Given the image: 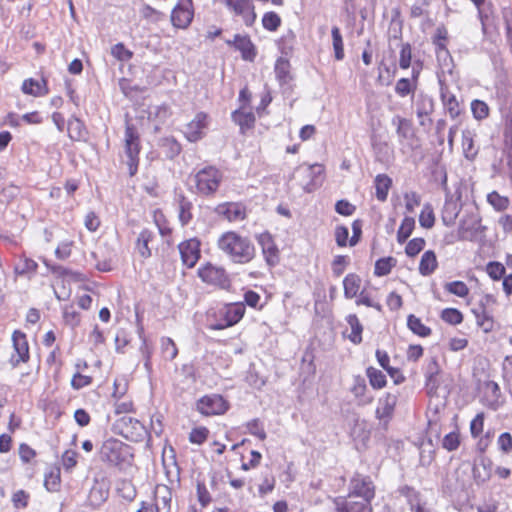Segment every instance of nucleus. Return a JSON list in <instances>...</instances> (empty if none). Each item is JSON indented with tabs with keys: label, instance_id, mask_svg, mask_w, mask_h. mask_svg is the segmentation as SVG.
Returning <instances> with one entry per match:
<instances>
[{
	"label": "nucleus",
	"instance_id": "52",
	"mask_svg": "<svg viewBox=\"0 0 512 512\" xmlns=\"http://www.w3.org/2000/svg\"><path fill=\"white\" fill-rule=\"evenodd\" d=\"M470 107H471L472 115L477 121L485 120L490 115V108H489L488 104L483 100H479V99L472 100Z\"/></svg>",
	"mask_w": 512,
	"mask_h": 512
},
{
	"label": "nucleus",
	"instance_id": "11",
	"mask_svg": "<svg viewBox=\"0 0 512 512\" xmlns=\"http://www.w3.org/2000/svg\"><path fill=\"white\" fill-rule=\"evenodd\" d=\"M220 1L234 17L240 18L247 27L254 25L257 14L252 0Z\"/></svg>",
	"mask_w": 512,
	"mask_h": 512
},
{
	"label": "nucleus",
	"instance_id": "27",
	"mask_svg": "<svg viewBox=\"0 0 512 512\" xmlns=\"http://www.w3.org/2000/svg\"><path fill=\"white\" fill-rule=\"evenodd\" d=\"M441 101L452 119H456L462 112L461 104L456 95L451 92L447 87L441 88Z\"/></svg>",
	"mask_w": 512,
	"mask_h": 512
},
{
	"label": "nucleus",
	"instance_id": "10",
	"mask_svg": "<svg viewBox=\"0 0 512 512\" xmlns=\"http://www.w3.org/2000/svg\"><path fill=\"white\" fill-rule=\"evenodd\" d=\"M376 496V486L369 475L359 472L353 474L349 482V491L347 497L365 498L374 500Z\"/></svg>",
	"mask_w": 512,
	"mask_h": 512
},
{
	"label": "nucleus",
	"instance_id": "49",
	"mask_svg": "<svg viewBox=\"0 0 512 512\" xmlns=\"http://www.w3.org/2000/svg\"><path fill=\"white\" fill-rule=\"evenodd\" d=\"M440 319L446 324L457 326L463 322L464 315L459 309L449 307L440 312Z\"/></svg>",
	"mask_w": 512,
	"mask_h": 512
},
{
	"label": "nucleus",
	"instance_id": "36",
	"mask_svg": "<svg viewBox=\"0 0 512 512\" xmlns=\"http://www.w3.org/2000/svg\"><path fill=\"white\" fill-rule=\"evenodd\" d=\"M477 326L484 332L490 333L495 328V319L493 315L486 309L473 310Z\"/></svg>",
	"mask_w": 512,
	"mask_h": 512
},
{
	"label": "nucleus",
	"instance_id": "2",
	"mask_svg": "<svg viewBox=\"0 0 512 512\" xmlns=\"http://www.w3.org/2000/svg\"><path fill=\"white\" fill-rule=\"evenodd\" d=\"M141 151L142 143L140 132L136 125L132 123L131 119L127 118L122 139L120 163L126 166L130 177H134L138 173Z\"/></svg>",
	"mask_w": 512,
	"mask_h": 512
},
{
	"label": "nucleus",
	"instance_id": "62",
	"mask_svg": "<svg viewBox=\"0 0 512 512\" xmlns=\"http://www.w3.org/2000/svg\"><path fill=\"white\" fill-rule=\"evenodd\" d=\"M431 5V0H419L413 3L409 10V16L412 19H417L429 14L428 8Z\"/></svg>",
	"mask_w": 512,
	"mask_h": 512
},
{
	"label": "nucleus",
	"instance_id": "3",
	"mask_svg": "<svg viewBox=\"0 0 512 512\" xmlns=\"http://www.w3.org/2000/svg\"><path fill=\"white\" fill-rule=\"evenodd\" d=\"M190 180L193 184L192 191L196 195L211 198L217 194L224 180V174L217 166L206 165L195 170L190 175Z\"/></svg>",
	"mask_w": 512,
	"mask_h": 512
},
{
	"label": "nucleus",
	"instance_id": "39",
	"mask_svg": "<svg viewBox=\"0 0 512 512\" xmlns=\"http://www.w3.org/2000/svg\"><path fill=\"white\" fill-rule=\"evenodd\" d=\"M44 487L49 492H58L61 488V470L58 466L50 467L44 474Z\"/></svg>",
	"mask_w": 512,
	"mask_h": 512
},
{
	"label": "nucleus",
	"instance_id": "6",
	"mask_svg": "<svg viewBox=\"0 0 512 512\" xmlns=\"http://www.w3.org/2000/svg\"><path fill=\"white\" fill-rule=\"evenodd\" d=\"M485 419V412L480 411L471 419L469 424V432L472 439L475 440V448L479 454H485L494 439L493 431H484Z\"/></svg>",
	"mask_w": 512,
	"mask_h": 512
},
{
	"label": "nucleus",
	"instance_id": "28",
	"mask_svg": "<svg viewBox=\"0 0 512 512\" xmlns=\"http://www.w3.org/2000/svg\"><path fill=\"white\" fill-rule=\"evenodd\" d=\"M345 320L351 331L349 333L344 332V337H346L354 345L361 344L363 341L362 334L364 327L361 324L358 316L356 314H348Z\"/></svg>",
	"mask_w": 512,
	"mask_h": 512
},
{
	"label": "nucleus",
	"instance_id": "12",
	"mask_svg": "<svg viewBox=\"0 0 512 512\" xmlns=\"http://www.w3.org/2000/svg\"><path fill=\"white\" fill-rule=\"evenodd\" d=\"M197 275L204 283L219 288H226L230 283L226 270L210 262L202 264L197 270Z\"/></svg>",
	"mask_w": 512,
	"mask_h": 512
},
{
	"label": "nucleus",
	"instance_id": "51",
	"mask_svg": "<svg viewBox=\"0 0 512 512\" xmlns=\"http://www.w3.org/2000/svg\"><path fill=\"white\" fill-rule=\"evenodd\" d=\"M210 435V430L203 425L193 427L188 435V440L191 444L202 445Z\"/></svg>",
	"mask_w": 512,
	"mask_h": 512
},
{
	"label": "nucleus",
	"instance_id": "40",
	"mask_svg": "<svg viewBox=\"0 0 512 512\" xmlns=\"http://www.w3.org/2000/svg\"><path fill=\"white\" fill-rule=\"evenodd\" d=\"M365 374L372 389L381 390L387 386L388 380L386 375L374 366H368L365 369Z\"/></svg>",
	"mask_w": 512,
	"mask_h": 512
},
{
	"label": "nucleus",
	"instance_id": "41",
	"mask_svg": "<svg viewBox=\"0 0 512 512\" xmlns=\"http://www.w3.org/2000/svg\"><path fill=\"white\" fill-rule=\"evenodd\" d=\"M440 373V367L437 359L434 357L430 363V371L426 374L425 387L427 389V393L432 396L436 394L437 389L439 387L438 383V375Z\"/></svg>",
	"mask_w": 512,
	"mask_h": 512
},
{
	"label": "nucleus",
	"instance_id": "35",
	"mask_svg": "<svg viewBox=\"0 0 512 512\" xmlns=\"http://www.w3.org/2000/svg\"><path fill=\"white\" fill-rule=\"evenodd\" d=\"M67 133L72 141H84L88 134L84 122L77 117L68 120Z\"/></svg>",
	"mask_w": 512,
	"mask_h": 512
},
{
	"label": "nucleus",
	"instance_id": "37",
	"mask_svg": "<svg viewBox=\"0 0 512 512\" xmlns=\"http://www.w3.org/2000/svg\"><path fill=\"white\" fill-rule=\"evenodd\" d=\"M407 327L415 335L427 338L432 335V329L423 323L422 319L414 314L407 316Z\"/></svg>",
	"mask_w": 512,
	"mask_h": 512
},
{
	"label": "nucleus",
	"instance_id": "7",
	"mask_svg": "<svg viewBox=\"0 0 512 512\" xmlns=\"http://www.w3.org/2000/svg\"><path fill=\"white\" fill-rule=\"evenodd\" d=\"M113 428L116 434L135 443L144 441L148 435L147 429L143 423L128 416L117 419Z\"/></svg>",
	"mask_w": 512,
	"mask_h": 512
},
{
	"label": "nucleus",
	"instance_id": "63",
	"mask_svg": "<svg viewBox=\"0 0 512 512\" xmlns=\"http://www.w3.org/2000/svg\"><path fill=\"white\" fill-rule=\"evenodd\" d=\"M502 377L504 384L512 397V355L506 356L503 360Z\"/></svg>",
	"mask_w": 512,
	"mask_h": 512
},
{
	"label": "nucleus",
	"instance_id": "22",
	"mask_svg": "<svg viewBox=\"0 0 512 512\" xmlns=\"http://www.w3.org/2000/svg\"><path fill=\"white\" fill-rule=\"evenodd\" d=\"M501 399L502 393L498 383L491 380L484 382L482 403L486 407L496 410L502 404Z\"/></svg>",
	"mask_w": 512,
	"mask_h": 512
},
{
	"label": "nucleus",
	"instance_id": "15",
	"mask_svg": "<svg viewBox=\"0 0 512 512\" xmlns=\"http://www.w3.org/2000/svg\"><path fill=\"white\" fill-rule=\"evenodd\" d=\"M209 124L210 116L206 112L200 111L196 113L194 118L185 125L183 130L184 137L192 143L200 141L205 137Z\"/></svg>",
	"mask_w": 512,
	"mask_h": 512
},
{
	"label": "nucleus",
	"instance_id": "55",
	"mask_svg": "<svg viewBox=\"0 0 512 512\" xmlns=\"http://www.w3.org/2000/svg\"><path fill=\"white\" fill-rule=\"evenodd\" d=\"M394 89L398 96L404 98L408 95H413L417 87L415 86V81H410L409 78H400L397 80Z\"/></svg>",
	"mask_w": 512,
	"mask_h": 512
},
{
	"label": "nucleus",
	"instance_id": "32",
	"mask_svg": "<svg viewBox=\"0 0 512 512\" xmlns=\"http://www.w3.org/2000/svg\"><path fill=\"white\" fill-rule=\"evenodd\" d=\"M274 72L280 84H288L292 79L291 63L288 58L280 56L276 59Z\"/></svg>",
	"mask_w": 512,
	"mask_h": 512
},
{
	"label": "nucleus",
	"instance_id": "61",
	"mask_svg": "<svg viewBox=\"0 0 512 512\" xmlns=\"http://www.w3.org/2000/svg\"><path fill=\"white\" fill-rule=\"evenodd\" d=\"M350 264V257L348 255H336L331 262V269L333 276L340 277Z\"/></svg>",
	"mask_w": 512,
	"mask_h": 512
},
{
	"label": "nucleus",
	"instance_id": "48",
	"mask_svg": "<svg viewBox=\"0 0 512 512\" xmlns=\"http://www.w3.org/2000/svg\"><path fill=\"white\" fill-rule=\"evenodd\" d=\"M62 317L65 325L75 328L81 323V314L73 304H67L62 308Z\"/></svg>",
	"mask_w": 512,
	"mask_h": 512
},
{
	"label": "nucleus",
	"instance_id": "29",
	"mask_svg": "<svg viewBox=\"0 0 512 512\" xmlns=\"http://www.w3.org/2000/svg\"><path fill=\"white\" fill-rule=\"evenodd\" d=\"M178 220L181 226L188 225L193 219V203L183 193L177 196Z\"/></svg>",
	"mask_w": 512,
	"mask_h": 512
},
{
	"label": "nucleus",
	"instance_id": "5",
	"mask_svg": "<svg viewBox=\"0 0 512 512\" xmlns=\"http://www.w3.org/2000/svg\"><path fill=\"white\" fill-rule=\"evenodd\" d=\"M230 407L228 399L218 393L205 394L195 402V410L203 417L223 416Z\"/></svg>",
	"mask_w": 512,
	"mask_h": 512
},
{
	"label": "nucleus",
	"instance_id": "23",
	"mask_svg": "<svg viewBox=\"0 0 512 512\" xmlns=\"http://www.w3.org/2000/svg\"><path fill=\"white\" fill-rule=\"evenodd\" d=\"M232 120L239 126L241 134H246L248 131L254 129L256 124V117L252 109H245V107H238L231 114Z\"/></svg>",
	"mask_w": 512,
	"mask_h": 512
},
{
	"label": "nucleus",
	"instance_id": "19",
	"mask_svg": "<svg viewBox=\"0 0 512 512\" xmlns=\"http://www.w3.org/2000/svg\"><path fill=\"white\" fill-rule=\"evenodd\" d=\"M226 44L239 51L244 61L253 62L257 56V48L248 34H235Z\"/></svg>",
	"mask_w": 512,
	"mask_h": 512
},
{
	"label": "nucleus",
	"instance_id": "43",
	"mask_svg": "<svg viewBox=\"0 0 512 512\" xmlns=\"http://www.w3.org/2000/svg\"><path fill=\"white\" fill-rule=\"evenodd\" d=\"M416 222L415 219L411 216H405L396 233L397 243L402 245L407 242L409 237L412 235L415 230Z\"/></svg>",
	"mask_w": 512,
	"mask_h": 512
},
{
	"label": "nucleus",
	"instance_id": "54",
	"mask_svg": "<svg viewBox=\"0 0 512 512\" xmlns=\"http://www.w3.org/2000/svg\"><path fill=\"white\" fill-rule=\"evenodd\" d=\"M435 214L430 203L424 204L419 214V224L424 229H431L435 224Z\"/></svg>",
	"mask_w": 512,
	"mask_h": 512
},
{
	"label": "nucleus",
	"instance_id": "25",
	"mask_svg": "<svg viewBox=\"0 0 512 512\" xmlns=\"http://www.w3.org/2000/svg\"><path fill=\"white\" fill-rule=\"evenodd\" d=\"M493 461L485 454H480L472 468V473L477 483H484L492 476Z\"/></svg>",
	"mask_w": 512,
	"mask_h": 512
},
{
	"label": "nucleus",
	"instance_id": "58",
	"mask_svg": "<svg viewBox=\"0 0 512 512\" xmlns=\"http://www.w3.org/2000/svg\"><path fill=\"white\" fill-rule=\"evenodd\" d=\"M487 202L497 211H504L510 205L509 198L500 195L497 191H492L487 195Z\"/></svg>",
	"mask_w": 512,
	"mask_h": 512
},
{
	"label": "nucleus",
	"instance_id": "64",
	"mask_svg": "<svg viewBox=\"0 0 512 512\" xmlns=\"http://www.w3.org/2000/svg\"><path fill=\"white\" fill-rule=\"evenodd\" d=\"M504 144L512 150V111L505 114L503 119Z\"/></svg>",
	"mask_w": 512,
	"mask_h": 512
},
{
	"label": "nucleus",
	"instance_id": "60",
	"mask_svg": "<svg viewBox=\"0 0 512 512\" xmlns=\"http://www.w3.org/2000/svg\"><path fill=\"white\" fill-rule=\"evenodd\" d=\"M485 272L493 281H499L506 274V268L499 261H490L485 266Z\"/></svg>",
	"mask_w": 512,
	"mask_h": 512
},
{
	"label": "nucleus",
	"instance_id": "4",
	"mask_svg": "<svg viewBox=\"0 0 512 512\" xmlns=\"http://www.w3.org/2000/svg\"><path fill=\"white\" fill-rule=\"evenodd\" d=\"M98 457L107 466L119 467L129 463L134 455L131 446L110 437L102 442L98 450Z\"/></svg>",
	"mask_w": 512,
	"mask_h": 512
},
{
	"label": "nucleus",
	"instance_id": "45",
	"mask_svg": "<svg viewBox=\"0 0 512 512\" xmlns=\"http://www.w3.org/2000/svg\"><path fill=\"white\" fill-rule=\"evenodd\" d=\"M296 36L293 32L282 35L276 42L277 48L283 57H290L294 52Z\"/></svg>",
	"mask_w": 512,
	"mask_h": 512
},
{
	"label": "nucleus",
	"instance_id": "1",
	"mask_svg": "<svg viewBox=\"0 0 512 512\" xmlns=\"http://www.w3.org/2000/svg\"><path fill=\"white\" fill-rule=\"evenodd\" d=\"M216 245L235 264H248L256 257L253 242L235 230L223 232L218 237Z\"/></svg>",
	"mask_w": 512,
	"mask_h": 512
},
{
	"label": "nucleus",
	"instance_id": "44",
	"mask_svg": "<svg viewBox=\"0 0 512 512\" xmlns=\"http://www.w3.org/2000/svg\"><path fill=\"white\" fill-rule=\"evenodd\" d=\"M345 502L346 509L348 512H373V506L371 499L360 498V500H352L347 496H339Z\"/></svg>",
	"mask_w": 512,
	"mask_h": 512
},
{
	"label": "nucleus",
	"instance_id": "59",
	"mask_svg": "<svg viewBox=\"0 0 512 512\" xmlns=\"http://www.w3.org/2000/svg\"><path fill=\"white\" fill-rule=\"evenodd\" d=\"M426 246V240L423 237H414L407 240L405 246V254L409 258L416 257Z\"/></svg>",
	"mask_w": 512,
	"mask_h": 512
},
{
	"label": "nucleus",
	"instance_id": "24",
	"mask_svg": "<svg viewBox=\"0 0 512 512\" xmlns=\"http://www.w3.org/2000/svg\"><path fill=\"white\" fill-rule=\"evenodd\" d=\"M21 91L25 95L38 98L48 95L50 90L47 79L42 77L40 80L34 78L24 79L21 85Z\"/></svg>",
	"mask_w": 512,
	"mask_h": 512
},
{
	"label": "nucleus",
	"instance_id": "56",
	"mask_svg": "<svg viewBox=\"0 0 512 512\" xmlns=\"http://www.w3.org/2000/svg\"><path fill=\"white\" fill-rule=\"evenodd\" d=\"M398 491L401 496L406 498L411 509L422 502L421 493L411 486H401Z\"/></svg>",
	"mask_w": 512,
	"mask_h": 512
},
{
	"label": "nucleus",
	"instance_id": "33",
	"mask_svg": "<svg viewBox=\"0 0 512 512\" xmlns=\"http://www.w3.org/2000/svg\"><path fill=\"white\" fill-rule=\"evenodd\" d=\"M478 227L479 221L474 218L461 220L457 230L458 239L462 241L473 240L477 236Z\"/></svg>",
	"mask_w": 512,
	"mask_h": 512
},
{
	"label": "nucleus",
	"instance_id": "18",
	"mask_svg": "<svg viewBox=\"0 0 512 512\" xmlns=\"http://www.w3.org/2000/svg\"><path fill=\"white\" fill-rule=\"evenodd\" d=\"M181 262L187 268H193L201 257V241L197 237L189 238L178 244Z\"/></svg>",
	"mask_w": 512,
	"mask_h": 512
},
{
	"label": "nucleus",
	"instance_id": "53",
	"mask_svg": "<svg viewBox=\"0 0 512 512\" xmlns=\"http://www.w3.org/2000/svg\"><path fill=\"white\" fill-rule=\"evenodd\" d=\"M355 304L357 306H366L376 309L377 311H382V305L378 299L373 297L371 293L367 290L363 289L355 300Z\"/></svg>",
	"mask_w": 512,
	"mask_h": 512
},
{
	"label": "nucleus",
	"instance_id": "30",
	"mask_svg": "<svg viewBox=\"0 0 512 512\" xmlns=\"http://www.w3.org/2000/svg\"><path fill=\"white\" fill-rule=\"evenodd\" d=\"M434 112V100L429 96H421L417 104V117L419 124L425 126L427 123L432 124L430 115Z\"/></svg>",
	"mask_w": 512,
	"mask_h": 512
},
{
	"label": "nucleus",
	"instance_id": "20",
	"mask_svg": "<svg viewBox=\"0 0 512 512\" xmlns=\"http://www.w3.org/2000/svg\"><path fill=\"white\" fill-rule=\"evenodd\" d=\"M398 403V395L385 392L379 399L375 410L376 418L388 424L394 416L395 409Z\"/></svg>",
	"mask_w": 512,
	"mask_h": 512
},
{
	"label": "nucleus",
	"instance_id": "47",
	"mask_svg": "<svg viewBox=\"0 0 512 512\" xmlns=\"http://www.w3.org/2000/svg\"><path fill=\"white\" fill-rule=\"evenodd\" d=\"M160 354L164 360L172 361L178 355V347L170 337L160 339Z\"/></svg>",
	"mask_w": 512,
	"mask_h": 512
},
{
	"label": "nucleus",
	"instance_id": "21",
	"mask_svg": "<svg viewBox=\"0 0 512 512\" xmlns=\"http://www.w3.org/2000/svg\"><path fill=\"white\" fill-rule=\"evenodd\" d=\"M155 239L156 235L151 229L143 228L134 241V252L144 260L149 259L152 256Z\"/></svg>",
	"mask_w": 512,
	"mask_h": 512
},
{
	"label": "nucleus",
	"instance_id": "50",
	"mask_svg": "<svg viewBox=\"0 0 512 512\" xmlns=\"http://www.w3.org/2000/svg\"><path fill=\"white\" fill-rule=\"evenodd\" d=\"M332 45L334 50V57L337 61H341L345 57L343 38L340 29L334 26L331 30Z\"/></svg>",
	"mask_w": 512,
	"mask_h": 512
},
{
	"label": "nucleus",
	"instance_id": "46",
	"mask_svg": "<svg viewBox=\"0 0 512 512\" xmlns=\"http://www.w3.org/2000/svg\"><path fill=\"white\" fill-rule=\"evenodd\" d=\"M397 265V259L392 256L382 257L376 260L374 265V275L383 277L391 273Z\"/></svg>",
	"mask_w": 512,
	"mask_h": 512
},
{
	"label": "nucleus",
	"instance_id": "8",
	"mask_svg": "<svg viewBox=\"0 0 512 512\" xmlns=\"http://www.w3.org/2000/svg\"><path fill=\"white\" fill-rule=\"evenodd\" d=\"M12 352L9 356V364L17 368L21 364L30 361V345L27 335L21 330H14L11 334Z\"/></svg>",
	"mask_w": 512,
	"mask_h": 512
},
{
	"label": "nucleus",
	"instance_id": "17",
	"mask_svg": "<svg viewBox=\"0 0 512 512\" xmlns=\"http://www.w3.org/2000/svg\"><path fill=\"white\" fill-rule=\"evenodd\" d=\"M256 240L261 247L266 264L270 267L277 266L280 263L281 252L273 235L268 231H264L256 236Z\"/></svg>",
	"mask_w": 512,
	"mask_h": 512
},
{
	"label": "nucleus",
	"instance_id": "14",
	"mask_svg": "<svg viewBox=\"0 0 512 512\" xmlns=\"http://www.w3.org/2000/svg\"><path fill=\"white\" fill-rule=\"evenodd\" d=\"M392 123L396 126V135L399 144L403 149L414 150L415 142H417V135L412 120L396 116L393 118Z\"/></svg>",
	"mask_w": 512,
	"mask_h": 512
},
{
	"label": "nucleus",
	"instance_id": "34",
	"mask_svg": "<svg viewBox=\"0 0 512 512\" xmlns=\"http://www.w3.org/2000/svg\"><path fill=\"white\" fill-rule=\"evenodd\" d=\"M361 278L356 273H349L343 279V292L346 299L356 298L360 291Z\"/></svg>",
	"mask_w": 512,
	"mask_h": 512
},
{
	"label": "nucleus",
	"instance_id": "16",
	"mask_svg": "<svg viewBox=\"0 0 512 512\" xmlns=\"http://www.w3.org/2000/svg\"><path fill=\"white\" fill-rule=\"evenodd\" d=\"M194 18L193 0H178L171 11V23L177 29H187Z\"/></svg>",
	"mask_w": 512,
	"mask_h": 512
},
{
	"label": "nucleus",
	"instance_id": "57",
	"mask_svg": "<svg viewBox=\"0 0 512 512\" xmlns=\"http://www.w3.org/2000/svg\"><path fill=\"white\" fill-rule=\"evenodd\" d=\"M444 289L446 292L453 294L460 298H465L469 295L470 289L463 281H452L445 284Z\"/></svg>",
	"mask_w": 512,
	"mask_h": 512
},
{
	"label": "nucleus",
	"instance_id": "38",
	"mask_svg": "<svg viewBox=\"0 0 512 512\" xmlns=\"http://www.w3.org/2000/svg\"><path fill=\"white\" fill-rule=\"evenodd\" d=\"M374 186L377 200L385 202L392 187V179L387 174H378L374 179Z\"/></svg>",
	"mask_w": 512,
	"mask_h": 512
},
{
	"label": "nucleus",
	"instance_id": "26",
	"mask_svg": "<svg viewBox=\"0 0 512 512\" xmlns=\"http://www.w3.org/2000/svg\"><path fill=\"white\" fill-rule=\"evenodd\" d=\"M350 392L357 400L359 405H368L373 401V397L368 395V386L361 375H355L350 387Z\"/></svg>",
	"mask_w": 512,
	"mask_h": 512
},
{
	"label": "nucleus",
	"instance_id": "42",
	"mask_svg": "<svg viewBox=\"0 0 512 512\" xmlns=\"http://www.w3.org/2000/svg\"><path fill=\"white\" fill-rule=\"evenodd\" d=\"M37 270L38 263L34 259L21 255L19 263L14 267V274L16 276H31L36 274Z\"/></svg>",
	"mask_w": 512,
	"mask_h": 512
},
{
	"label": "nucleus",
	"instance_id": "9",
	"mask_svg": "<svg viewBox=\"0 0 512 512\" xmlns=\"http://www.w3.org/2000/svg\"><path fill=\"white\" fill-rule=\"evenodd\" d=\"M246 308L242 302H233L224 305L218 311L217 323L210 326L212 330H223L239 323L244 317Z\"/></svg>",
	"mask_w": 512,
	"mask_h": 512
},
{
	"label": "nucleus",
	"instance_id": "13",
	"mask_svg": "<svg viewBox=\"0 0 512 512\" xmlns=\"http://www.w3.org/2000/svg\"><path fill=\"white\" fill-rule=\"evenodd\" d=\"M215 214L229 223L242 222L248 217L247 206L242 202L227 201L216 205Z\"/></svg>",
	"mask_w": 512,
	"mask_h": 512
},
{
	"label": "nucleus",
	"instance_id": "31",
	"mask_svg": "<svg viewBox=\"0 0 512 512\" xmlns=\"http://www.w3.org/2000/svg\"><path fill=\"white\" fill-rule=\"evenodd\" d=\"M439 263L436 253L433 250H426L420 259L418 272L421 276L432 275L438 269Z\"/></svg>",
	"mask_w": 512,
	"mask_h": 512
}]
</instances>
